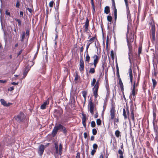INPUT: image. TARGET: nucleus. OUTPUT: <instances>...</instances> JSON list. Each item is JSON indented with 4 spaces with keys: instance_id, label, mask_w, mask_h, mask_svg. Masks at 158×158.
Returning <instances> with one entry per match:
<instances>
[{
    "instance_id": "1",
    "label": "nucleus",
    "mask_w": 158,
    "mask_h": 158,
    "mask_svg": "<svg viewBox=\"0 0 158 158\" xmlns=\"http://www.w3.org/2000/svg\"><path fill=\"white\" fill-rule=\"evenodd\" d=\"M134 38L133 37L132 39L131 38L130 39H129L127 37V44L128 47L129 51V52L128 53V56H129V62L131 64V60L130 59V56L131 55H132V46H131V44L130 43V42H132Z\"/></svg>"
},
{
    "instance_id": "2",
    "label": "nucleus",
    "mask_w": 158,
    "mask_h": 158,
    "mask_svg": "<svg viewBox=\"0 0 158 158\" xmlns=\"http://www.w3.org/2000/svg\"><path fill=\"white\" fill-rule=\"evenodd\" d=\"M150 26L151 27V35L152 36V41L153 42L156 40L155 38V26L154 22L153 21H151L150 22Z\"/></svg>"
},
{
    "instance_id": "3",
    "label": "nucleus",
    "mask_w": 158,
    "mask_h": 158,
    "mask_svg": "<svg viewBox=\"0 0 158 158\" xmlns=\"http://www.w3.org/2000/svg\"><path fill=\"white\" fill-rule=\"evenodd\" d=\"M28 63V66L26 67L25 70L23 72V78H24L26 77L28 72L30 69L31 67L34 64L33 62H32L31 61L29 62Z\"/></svg>"
},
{
    "instance_id": "4",
    "label": "nucleus",
    "mask_w": 158,
    "mask_h": 158,
    "mask_svg": "<svg viewBox=\"0 0 158 158\" xmlns=\"http://www.w3.org/2000/svg\"><path fill=\"white\" fill-rule=\"evenodd\" d=\"M25 118V116L24 114L22 112H20L19 114L17 116H15V119L18 121L19 122L23 121Z\"/></svg>"
},
{
    "instance_id": "5",
    "label": "nucleus",
    "mask_w": 158,
    "mask_h": 158,
    "mask_svg": "<svg viewBox=\"0 0 158 158\" xmlns=\"http://www.w3.org/2000/svg\"><path fill=\"white\" fill-rule=\"evenodd\" d=\"M79 65V70L81 72L83 71L84 69V63L83 60L82 56L81 55L80 56Z\"/></svg>"
},
{
    "instance_id": "6",
    "label": "nucleus",
    "mask_w": 158,
    "mask_h": 158,
    "mask_svg": "<svg viewBox=\"0 0 158 158\" xmlns=\"http://www.w3.org/2000/svg\"><path fill=\"white\" fill-rule=\"evenodd\" d=\"M49 5L50 7H52L54 6L55 10H58L59 5V0H57L56 5H55L54 2L52 1L49 2Z\"/></svg>"
},
{
    "instance_id": "7",
    "label": "nucleus",
    "mask_w": 158,
    "mask_h": 158,
    "mask_svg": "<svg viewBox=\"0 0 158 158\" xmlns=\"http://www.w3.org/2000/svg\"><path fill=\"white\" fill-rule=\"evenodd\" d=\"M45 148L44 145L43 144H41L39 146L38 152L40 156H41L43 155Z\"/></svg>"
},
{
    "instance_id": "8",
    "label": "nucleus",
    "mask_w": 158,
    "mask_h": 158,
    "mask_svg": "<svg viewBox=\"0 0 158 158\" xmlns=\"http://www.w3.org/2000/svg\"><path fill=\"white\" fill-rule=\"evenodd\" d=\"M112 102V107L110 111V115L111 116V119H113L114 117V113H115V109L114 107L113 106V100L112 99L111 100Z\"/></svg>"
},
{
    "instance_id": "9",
    "label": "nucleus",
    "mask_w": 158,
    "mask_h": 158,
    "mask_svg": "<svg viewBox=\"0 0 158 158\" xmlns=\"http://www.w3.org/2000/svg\"><path fill=\"white\" fill-rule=\"evenodd\" d=\"M60 132H62L64 135L66 136L68 132L66 128L63 125L60 124Z\"/></svg>"
},
{
    "instance_id": "10",
    "label": "nucleus",
    "mask_w": 158,
    "mask_h": 158,
    "mask_svg": "<svg viewBox=\"0 0 158 158\" xmlns=\"http://www.w3.org/2000/svg\"><path fill=\"white\" fill-rule=\"evenodd\" d=\"M25 35L26 37H27V38H28L29 35V32L28 30H26V32H23V34L21 36V41L22 42L23 41Z\"/></svg>"
},
{
    "instance_id": "11",
    "label": "nucleus",
    "mask_w": 158,
    "mask_h": 158,
    "mask_svg": "<svg viewBox=\"0 0 158 158\" xmlns=\"http://www.w3.org/2000/svg\"><path fill=\"white\" fill-rule=\"evenodd\" d=\"M127 15L128 24H131L132 20L131 19V14L130 12V10H127Z\"/></svg>"
},
{
    "instance_id": "12",
    "label": "nucleus",
    "mask_w": 158,
    "mask_h": 158,
    "mask_svg": "<svg viewBox=\"0 0 158 158\" xmlns=\"http://www.w3.org/2000/svg\"><path fill=\"white\" fill-rule=\"evenodd\" d=\"M135 84L136 81H135L133 83L132 89L131 91L132 94L134 97L135 96L136 94H137V90H136L135 89Z\"/></svg>"
},
{
    "instance_id": "13",
    "label": "nucleus",
    "mask_w": 158,
    "mask_h": 158,
    "mask_svg": "<svg viewBox=\"0 0 158 158\" xmlns=\"http://www.w3.org/2000/svg\"><path fill=\"white\" fill-rule=\"evenodd\" d=\"M134 106L133 104H132L130 106V110L131 111V118L132 120L134 121Z\"/></svg>"
},
{
    "instance_id": "14",
    "label": "nucleus",
    "mask_w": 158,
    "mask_h": 158,
    "mask_svg": "<svg viewBox=\"0 0 158 158\" xmlns=\"http://www.w3.org/2000/svg\"><path fill=\"white\" fill-rule=\"evenodd\" d=\"M152 110L153 120V121H154L156 119V109L155 105H153L152 106Z\"/></svg>"
},
{
    "instance_id": "15",
    "label": "nucleus",
    "mask_w": 158,
    "mask_h": 158,
    "mask_svg": "<svg viewBox=\"0 0 158 158\" xmlns=\"http://www.w3.org/2000/svg\"><path fill=\"white\" fill-rule=\"evenodd\" d=\"M59 129V125L57 126L54 127L52 131V134L53 137H54L56 134L58 130Z\"/></svg>"
},
{
    "instance_id": "16",
    "label": "nucleus",
    "mask_w": 158,
    "mask_h": 158,
    "mask_svg": "<svg viewBox=\"0 0 158 158\" xmlns=\"http://www.w3.org/2000/svg\"><path fill=\"white\" fill-rule=\"evenodd\" d=\"M91 97L89 100V106L90 109L94 110V107H95V105L92 102V100H91Z\"/></svg>"
},
{
    "instance_id": "17",
    "label": "nucleus",
    "mask_w": 158,
    "mask_h": 158,
    "mask_svg": "<svg viewBox=\"0 0 158 158\" xmlns=\"http://www.w3.org/2000/svg\"><path fill=\"white\" fill-rule=\"evenodd\" d=\"M98 87H97L96 88H94V87L93 88V91L94 95V96L95 99H96V98L98 96Z\"/></svg>"
},
{
    "instance_id": "18",
    "label": "nucleus",
    "mask_w": 158,
    "mask_h": 158,
    "mask_svg": "<svg viewBox=\"0 0 158 158\" xmlns=\"http://www.w3.org/2000/svg\"><path fill=\"white\" fill-rule=\"evenodd\" d=\"M49 103V101L47 100L44 102V103L42 104L40 106V109L42 110H44L46 108V106L48 105Z\"/></svg>"
},
{
    "instance_id": "19",
    "label": "nucleus",
    "mask_w": 158,
    "mask_h": 158,
    "mask_svg": "<svg viewBox=\"0 0 158 158\" xmlns=\"http://www.w3.org/2000/svg\"><path fill=\"white\" fill-rule=\"evenodd\" d=\"M0 102L2 104L5 106H10V105L12 104L11 103H8V104H7L6 102L3 99H1Z\"/></svg>"
},
{
    "instance_id": "20",
    "label": "nucleus",
    "mask_w": 158,
    "mask_h": 158,
    "mask_svg": "<svg viewBox=\"0 0 158 158\" xmlns=\"http://www.w3.org/2000/svg\"><path fill=\"white\" fill-rule=\"evenodd\" d=\"M153 129L154 130V131L155 133V134L156 135V138H157L158 137L157 135H158V128L157 127L156 128L155 127V123L154 121H153Z\"/></svg>"
},
{
    "instance_id": "21",
    "label": "nucleus",
    "mask_w": 158,
    "mask_h": 158,
    "mask_svg": "<svg viewBox=\"0 0 158 158\" xmlns=\"http://www.w3.org/2000/svg\"><path fill=\"white\" fill-rule=\"evenodd\" d=\"M93 58H94V62L98 63V61L99 60L100 57L99 56H98V55H95L94 56Z\"/></svg>"
},
{
    "instance_id": "22",
    "label": "nucleus",
    "mask_w": 158,
    "mask_h": 158,
    "mask_svg": "<svg viewBox=\"0 0 158 158\" xmlns=\"http://www.w3.org/2000/svg\"><path fill=\"white\" fill-rule=\"evenodd\" d=\"M112 1V6L111 8L112 10H117L115 6V3L114 0H111Z\"/></svg>"
},
{
    "instance_id": "23",
    "label": "nucleus",
    "mask_w": 158,
    "mask_h": 158,
    "mask_svg": "<svg viewBox=\"0 0 158 158\" xmlns=\"http://www.w3.org/2000/svg\"><path fill=\"white\" fill-rule=\"evenodd\" d=\"M58 10H57L56 13L55 15V19L56 21L57 22V25H58V24L59 23V14L58 13Z\"/></svg>"
},
{
    "instance_id": "24",
    "label": "nucleus",
    "mask_w": 158,
    "mask_h": 158,
    "mask_svg": "<svg viewBox=\"0 0 158 158\" xmlns=\"http://www.w3.org/2000/svg\"><path fill=\"white\" fill-rule=\"evenodd\" d=\"M54 147L56 149V154H58L59 152L58 144L57 142H55L54 143Z\"/></svg>"
},
{
    "instance_id": "25",
    "label": "nucleus",
    "mask_w": 158,
    "mask_h": 158,
    "mask_svg": "<svg viewBox=\"0 0 158 158\" xmlns=\"http://www.w3.org/2000/svg\"><path fill=\"white\" fill-rule=\"evenodd\" d=\"M68 117L66 116L64 117L63 118H62L61 119V123H64L65 122H67L68 121Z\"/></svg>"
},
{
    "instance_id": "26",
    "label": "nucleus",
    "mask_w": 158,
    "mask_h": 158,
    "mask_svg": "<svg viewBox=\"0 0 158 158\" xmlns=\"http://www.w3.org/2000/svg\"><path fill=\"white\" fill-rule=\"evenodd\" d=\"M82 115L83 117L82 118V123L83 124L86 123V115L84 114H82Z\"/></svg>"
},
{
    "instance_id": "27",
    "label": "nucleus",
    "mask_w": 158,
    "mask_h": 158,
    "mask_svg": "<svg viewBox=\"0 0 158 158\" xmlns=\"http://www.w3.org/2000/svg\"><path fill=\"white\" fill-rule=\"evenodd\" d=\"M86 53V56L85 57V61L87 62L88 63L90 60V57L88 53Z\"/></svg>"
},
{
    "instance_id": "28",
    "label": "nucleus",
    "mask_w": 158,
    "mask_h": 158,
    "mask_svg": "<svg viewBox=\"0 0 158 158\" xmlns=\"http://www.w3.org/2000/svg\"><path fill=\"white\" fill-rule=\"evenodd\" d=\"M107 66V63L105 61H103L102 62V72H104V69L105 68H106Z\"/></svg>"
},
{
    "instance_id": "29",
    "label": "nucleus",
    "mask_w": 158,
    "mask_h": 158,
    "mask_svg": "<svg viewBox=\"0 0 158 158\" xmlns=\"http://www.w3.org/2000/svg\"><path fill=\"white\" fill-rule=\"evenodd\" d=\"M146 81H144L143 82V91L144 93L145 92V90L146 89Z\"/></svg>"
},
{
    "instance_id": "30",
    "label": "nucleus",
    "mask_w": 158,
    "mask_h": 158,
    "mask_svg": "<svg viewBox=\"0 0 158 158\" xmlns=\"http://www.w3.org/2000/svg\"><path fill=\"white\" fill-rule=\"evenodd\" d=\"M82 96H83V97H84V100H85V101L86 100V95L87 94V92L86 91L84 90V91H82Z\"/></svg>"
},
{
    "instance_id": "31",
    "label": "nucleus",
    "mask_w": 158,
    "mask_h": 158,
    "mask_svg": "<svg viewBox=\"0 0 158 158\" xmlns=\"http://www.w3.org/2000/svg\"><path fill=\"white\" fill-rule=\"evenodd\" d=\"M152 87L153 89H155L156 86L157 84V82L156 80L154 79H152Z\"/></svg>"
},
{
    "instance_id": "32",
    "label": "nucleus",
    "mask_w": 158,
    "mask_h": 158,
    "mask_svg": "<svg viewBox=\"0 0 158 158\" xmlns=\"http://www.w3.org/2000/svg\"><path fill=\"white\" fill-rule=\"evenodd\" d=\"M142 50V47L141 46H140L139 48L138 49V58H140V54L141 53Z\"/></svg>"
},
{
    "instance_id": "33",
    "label": "nucleus",
    "mask_w": 158,
    "mask_h": 158,
    "mask_svg": "<svg viewBox=\"0 0 158 158\" xmlns=\"http://www.w3.org/2000/svg\"><path fill=\"white\" fill-rule=\"evenodd\" d=\"M57 27H56V29H55V31H56V33H55L56 36L55 38V40H54V41L55 42V41H56V40L58 38V30H57Z\"/></svg>"
},
{
    "instance_id": "34",
    "label": "nucleus",
    "mask_w": 158,
    "mask_h": 158,
    "mask_svg": "<svg viewBox=\"0 0 158 158\" xmlns=\"http://www.w3.org/2000/svg\"><path fill=\"white\" fill-rule=\"evenodd\" d=\"M120 131L118 130H117L115 131V136L118 138L119 137H120Z\"/></svg>"
},
{
    "instance_id": "35",
    "label": "nucleus",
    "mask_w": 158,
    "mask_h": 158,
    "mask_svg": "<svg viewBox=\"0 0 158 158\" xmlns=\"http://www.w3.org/2000/svg\"><path fill=\"white\" fill-rule=\"evenodd\" d=\"M92 44V42L89 43V42H88L87 43V44H86V50L85 52V53H88V49L90 45V44Z\"/></svg>"
},
{
    "instance_id": "36",
    "label": "nucleus",
    "mask_w": 158,
    "mask_h": 158,
    "mask_svg": "<svg viewBox=\"0 0 158 158\" xmlns=\"http://www.w3.org/2000/svg\"><path fill=\"white\" fill-rule=\"evenodd\" d=\"M126 6V10H129L128 0H124Z\"/></svg>"
},
{
    "instance_id": "37",
    "label": "nucleus",
    "mask_w": 158,
    "mask_h": 158,
    "mask_svg": "<svg viewBox=\"0 0 158 158\" xmlns=\"http://www.w3.org/2000/svg\"><path fill=\"white\" fill-rule=\"evenodd\" d=\"M108 42H109V36L107 35L106 37V50H108Z\"/></svg>"
},
{
    "instance_id": "38",
    "label": "nucleus",
    "mask_w": 158,
    "mask_h": 158,
    "mask_svg": "<svg viewBox=\"0 0 158 158\" xmlns=\"http://www.w3.org/2000/svg\"><path fill=\"white\" fill-rule=\"evenodd\" d=\"M96 39L97 40V39L96 37H93L91 38L89 40H87V41H88L89 43L92 42V43L93 42L94 40Z\"/></svg>"
},
{
    "instance_id": "39",
    "label": "nucleus",
    "mask_w": 158,
    "mask_h": 158,
    "mask_svg": "<svg viewBox=\"0 0 158 158\" xmlns=\"http://www.w3.org/2000/svg\"><path fill=\"white\" fill-rule=\"evenodd\" d=\"M114 20L115 21V22H116L117 15V10H114Z\"/></svg>"
},
{
    "instance_id": "40",
    "label": "nucleus",
    "mask_w": 158,
    "mask_h": 158,
    "mask_svg": "<svg viewBox=\"0 0 158 158\" xmlns=\"http://www.w3.org/2000/svg\"><path fill=\"white\" fill-rule=\"evenodd\" d=\"M57 43V41H55V45H54V51L55 53L56 52V51H57V49H58V48H57V46H56Z\"/></svg>"
},
{
    "instance_id": "41",
    "label": "nucleus",
    "mask_w": 158,
    "mask_h": 158,
    "mask_svg": "<svg viewBox=\"0 0 158 158\" xmlns=\"http://www.w3.org/2000/svg\"><path fill=\"white\" fill-rule=\"evenodd\" d=\"M89 73L91 74L94 73H95V70L94 68H90L89 69Z\"/></svg>"
},
{
    "instance_id": "42",
    "label": "nucleus",
    "mask_w": 158,
    "mask_h": 158,
    "mask_svg": "<svg viewBox=\"0 0 158 158\" xmlns=\"http://www.w3.org/2000/svg\"><path fill=\"white\" fill-rule=\"evenodd\" d=\"M102 123V121L100 118H98L97 119L96 123L97 125L100 126L101 125Z\"/></svg>"
},
{
    "instance_id": "43",
    "label": "nucleus",
    "mask_w": 158,
    "mask_h": 158,
    "mask_svg": "<svg viewBox=\"0 0 158 158\" xmlns=\"http://www.w3.org/2000/svg\"><path fill=\"white\" fill-rule=\"evenodd\" d=\"M123 115L124 117V119H126L127 118V116L126 114V111H125V109L124 108L123 109Z\"/></svg>"
},
{
    "instance_id": "44",
    "label": "nucleus",
    "mask_w": 158,
    "mask_h": 158,
    "mask_svg": "<svg viewBox=\"0 0 158 158\" xmlns=\"http://www.w3.org/2000/svg\"><path fill=\"white\" fill-rule=\"evenodd\" d=\"M106 80V85L105 87L106 89L109 88L108 80L107 79H105Z\"/></svg>"
},
{
    "instance_id": "45",
    "label": "nucleus",
    "mask_w": 158,
    "mask_h": 158,
    "mask_svg": "<svg viewBox=\"0 0 158 158\" xmlns=\"http://www.w3.org/2000/svg\"><path fill=\"white\" fill-rule=\"evenodd\" d=\"M96 126V123L94 121H92L91 123V126L92 127H94Z\"/></svg>"
},
{
    "instance_id": "46",
    "label": "nucleus",
    "mask_w": 158,
    "mask_h": 158,
    "mask_svg": "<svg viewBox=\"0 0 158 158\" xmlns=\"http://www.w3.org/2000/svg\"><path fill=\"white\" fill-rule=\"evenodd\" d=\"M20 0H16V3L15 5L17 8H19L20 6Z\"/></svg>"
},
{
    "instance_id": "47",
    "label": "nucleus",
    "mask_w": 158,
    "mask_h": 158,
    "mask_svg": "<svg viewBox=\"0 0 158 158\" xmlns=\"http://www.w3.org/2000/svg\"><path fill=\"white\" fill-rule=\"evenodd\" d=\"M97 133L96 129L95 128H93L92 129V134L94 135H95Z\"/></svg>"
},
{
    "instance_id": "48",
    "label": "nucleus",
    "mask_w": 158,
    "mask_h": 158,
    "mask_svg": "<svg viewBox=\"0 0 158 158\" xmlns=\"http://www.w3.org/2000/svg\"><path fill=\"white\" fill-rule=\"evenodd\" d=\"M112 17L110 15H108L107 16V21L110 22H111L112 21Z\"/></svg>"
},
{
    "instance_id": "49",
    "label": "nucleus",
    "mask_w": 158,
    "mask_h": 158,
    "mask_svg": "<svg viewBox=\"0 0 158 158\" xmlns=\"http://www.w3.org/2000/svg\"><path fill=\"white\" fill-rule=\"evenodd\" d=\"M119 80V85L120 86H123V83L122 81V80L121 78L118 79Z\"/></svg>"
},
{
    "instance_id": "50",
    "label": "nucleus",
    "mask_w": 158,
    "mask_h": 158,
    "mask_svg": "<svg viewBox=\"0 0 158 158\" xmlns=\"http://www.w3.org/2000/svg\"><path fill=\"white\" fill-rule=\"evenodd\" d=\"M94 88H96V87H98V89L99 86V80L97 81L96 82V84H94Z\"/></svg>"
},
{
    "instance_id": "51",
    "label": "nucleus",
    "mask_w": 158,
    "mask_h": 158,
    "mask_svg": "<svg viewBox=\"0 0 158 158\" xmlns=\"http://www.w3.org/2000/svg\"><path fill=\"white\" fill-rule=\"evenodd\" d=\"M96 82V80L95 78H94L92 80V82H91V85L92 86H94V84Z\"/></svg>"
},
{
    "instance_id": "52",
    "label": "nucleus",
    "mask_w": 158,
    "mask_h": 158,
    "mask_svg": "<svg viewBox=\"0 0 158 158\" xmlns=\"http://www.w3.org/2000/svg\"><path fill=\"white\" fill-rule=\"evenodd\" d=\"M15 20L16 21L18 22V25L19 26H20L21 25V20L20 19H15Z\"/></svg>"
},
{
    "instance_id": "53",
    "label": "nucleus",
    "mask_w": 158,
    "mask_h": 158,
    "mask_svg": "<svg viewBox=\"0 0 158 158\" xmlns=\"http://www.w3.org/2000/svg\"><path fill=\"white\" fill-rule=\"evenodd\" d=\"M98 145L96 143H94L93 145V148L94 149H96L98 148Z\"/></svg>"
},
{
    "instance_id": "54",
    "label": "nucleus",
    "mask_w": 158,
    "mask_h": 158,
    "mask_svg": "<svg viewBox=\"0 0 158 158\" xmlns=\"http://www.w3.org/2000/svg\"><path fill=\"white\" fill-rule=\"evenodd\" d=\"M107 91V94L106 95V97H108L109 96L110 94V89L109 88L106 89Z\"/></svg>"
},
{
    "instance_id": "55",
    "label": "nucleus",
    "mask_w": 158,
    "mask_h": 158,
    "mask_svg": "<svg viewBox=\"0 0 158 158\" xmlns=\"http://www.w3.org/2000/svg\"><path fill=\"white\" fill-rule=\"evenodd\" d=\"M91 4L92 7L93 9V10H95V6L94 5V3L93 1L91 2Z\"/></svg>"
},
{
    "instance_id": "56",
    "label": "nucleus",
    "mask_w": 158,
    "mask_h": 158,
    "mask_svg": "<svg viewBox=\"0 0 158 158\" xmlns=\"http://www.w3.org/2000/svg\"><path fill=\"white\" fill-rule=\"evenodd\" d=\"M98 5H97V9H101V2L99 3H98Z\"/></svg>"
},
{
    "instance_id": "57",
    "label": "nucleus",
    "mask_w": 158,
    "mask_h": 158,
    "mask_svg": "<svg viewBox=\"0 0 158 158\" xmlns=\"http://www.w3.org/2000/svg\"><path fill=\"white\" fill-rule=\"evenodd\" d=\"M62 152V146L61 143H60V155Z\"/></svg>"
},
{
    "instance_id": "58",
    "label": "nucleus",
    "mask_w": 158,
    "mask_h": 158,
    "mask_svg": "<svg viewBox=\"0 0 158 158\" xmlns=\"http://www.w3.org/2000/svg\"><path fill=\"white\" fill-rule=\"evenodd\" d=\"M96 149H93L92 150L91 152V154L93 156L94 154L96 152Z\"/></svg>"
},
{
    "instance_id": "59",
    "label": "nucleus",
    "mask_w": 158,
    "mask_h": 158,
    "mask_svg": "<svg viewBox=\"0 0 158 158\" xmlns=\"http://www.w3.org/2000/svg\"><path fill=\"white\" fill-rule=\"evenodd\" d=\"M118 153L120 155H123V152L121 149H119L118 150Z\"/></svg>"
},
{
    "instance_id": "60",
    "label": "nucleus",
    "mask_w": 158,
    "mask_h": 158,
    "mask_svg": "<svg viewBox=\"0 0 158 158\" xmlns=\"http://www.w3.org/2000/svg\"><path fill=\"white\" fill-rule=\"evenodd\" d=\"M38 51H39V49L38 48L35 54V55H34V58H33L34 59H35L36 58V57L37 55L38 54Z\"/></svg>"
},
{
    "instance_id": "61",
    "label": "nucleus",
    "mask_w": 158,
    "mask_h": 158,
    "mask_svg": "<svg viewBox=\"0 0 158 158\" xmlns=\"http://www.w3.org/2000/svg\"><path fill=\"white\" fill-rule=\"evenodd\" d=\"M70 103H71V104H74V103H75V99L74 98L73 99H71L70 101Z\"/></svg>"
},
{
    "instance_id": "62",
    "label": "nucleus",
    "mask_w": 158,
    "mask_h": 158,
    "mask_svg": "<svg viewBox=\"0 0 158 158\" xmlns=\"http://www.w3.org/2000/svg\"><path fill=\"white\" fill-rule=\"evenodd\" d=\"M78 75L76 73V76L74 79V81H77L78 79Z\"/></svg>"
},
{
    "instance_id": "63",
    "label": "nucleus",
    "mask_w": 158,
    "mask_h": 158,
    "mask_svg": "<svg viewBox=\"0 0 158 158\" xmlns=\"http://www.w3.org/2000/svg\"><path fill=\"white\" fill-rule=\"evenodd\" d=\"M84 138L85 139H86L88 136V135H87V133L86 132H84Z\"/></svg>"
},
{
    "instance_id": "64",
    "label": "nucleus",
    "mask_w": 158,
    "mask_h": 158,
    "mask_svg": "<svg viewBox=\"0 0 158 158\" xmlns=\"http://www.w3.org/2000/svg\"><path fill=\"white\" fill-rule=\"evenodd\" d=\"M80 153L78 152L77 154V155L76 156V158H80Z\"/></svg>"
}]
</instances>
